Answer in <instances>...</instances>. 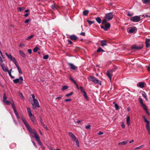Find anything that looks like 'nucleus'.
<instances>
[{"label":"nucleus","instance_id":"a878e982","mask_svg":"<svg viewBox=\"0 0 150 150\" xmlns=\"http://www.w3.org/2000/svg\"><path fill=\"white\" fill-rule=\"evenodd\" d=\"M16 146V144L14 143L11 144L10 145V147L11 149H13L15 148Z\"/></svg>","mask_w":150,"mask_h":150},{"label":"nucleus","instance_id":"4468645a","mask_svg":"<svg viewBox=\"0 0 150 150\" xmlns=\"http://www.w3.org/2000/svg\"><path fill=\"white\" fill-rule=\"evenodd\" d=\"M69 37L71 40H76L77 38V37L75 35H70Z\"/></svg>","mask_w":150,"mask_h":150},{"label":"nucleus","instance_id":"72a5a7b5","mask_svg":"<svg viewBox=\"0 0 150 150\" xmlns=\"http://www.w3.org/2000/svg\"><path fill=\"white\" fill-rule=\"evenodd\" d=\"M83 96L84 97L86 98V99L87 100H88V96H87L86 93L85 91L83 93Z\"/></svg>","mask_w":150,"mask_h":150},{"label":"nucleus","instance_id":"a19ab883","mask_svg":"<svg viewBox=\"0 0 150 150\" xmlns=\"http://www.w3.org/2000/svg\"><path fill=\"white\" fill-rule=\"evenodd\" d=\"M139 99L141 105L143 103V100L140 97H139Z\"/></svg>","mask_w":150,"mask_h":150},{"label":"nucleus","instance_id":"f3484780","mask_svg":"<svg viewBox=\"0 0 150 150\" xmlns=\"http://www.w3.org/2000/svg\"><path fill=\"white\" fill-rule=\"evenodd\" d=\"M146 128L147 130L148 134H150V127L149 126V123L146 124Z\"/></svg>","mask_w":150,"mask_h":150},{"label":"nucleus","instance_id":"58836bf2","mask_svg":"<svg viewBox=\"0 0 150 150\" xmlns=\"http://www.w3.org/2000/svg\"><path fill=\"white\" fill-rule=\"evenodd\" d=\"M5 54L7 56V57L9 59H10L12 57L11 55L10 54H8L7 53H6Z\"/></svg>","mask_w":150,"mask_h":150},{"label":"nucleus","instance_id":"2eb2a0df","mask_svg":"<svg viewBox=\"0 0 150 150\" xmlns=\"http://www.w3.org/2000/svg\"><path fill=\"white\" fill-rule=\"evenodd\" d=\"M138 86L141 88H143L144 87V83L143 82H139L137 84Z\"/></svg>","mask_w":150,"mask_h":150},{"label":"nucleus","instance_id":"1a4fd4ad","mask_svg":"<svg viewBox=\"0 0 150 150\" xmlns=\"http://www.w3.org/2000/svg\"><path fill=\"white\" fill-rule=\"evenodd\" d=\"M27 128L28 130L30 133V134L32 135L33 134H34V135L35 132L37 133L35 129L32 130V129L30 127V126L27 127Z\"/></svg>","mask_w":150,"mask_h":150},{"label":"nucleus","instance_id":"c03bdc74","mask_svg":"<svg viewBox=\"0 0 150 150\" xmlns=\"http://www.w3.org/2000/svg\"><path fill=\"white\" fill-rule=\"evenodd\" d=\"M33 35H31L30 36L28 37L27 38H26V40H28L32 38L33 37Z\"/></svg>","mask_w":150,"mask_h":150},{"label":"nucleus","instance_id":"ddd939ff","mask_svg":"<svg viewBox=\"0 0 150 150\" xmlns=\"http://www.w3.org/2000/svg\"><path fill=\"white\" fill-rule=\"evenodd\" d=\"M150 40L147 38L146 39L145 41L146 46L147 48L148 47L150 46V44L149 43Z\"/></svg>","mask_w":150,"mask_h":150},{"label":"nucleus","instance_id":"79ce46f5","mask_svg":"<svg viewBox=\"0 0 150 150\" xmlns=\"http://www.w3.org/2000/svg\"><path fill=\"white\" fill-rule=\"evenodd\" d=\"M25 9V8L23 7H19L18 8V9L20 11H22L24 10Z\"/></svg>","mask_w":150,"mask_h":150},{"label":"nucleus","instance_id":"4c0bfd02","mask_svg":"<svg viewBox=\"0 0 150 150\" xmlns=\"http://www.w3.org/2000/svg\"><path fill=\"white\" fill-rule=\"evenodd\" d=\"M68 88V86H62V91H64L65 89H67Z\"/></svg>","mask_w":150,"mask_h":150},{"label":"nucleus","instance_id":"338daca9","mask_svg":"<svg viewBox=\"0 0 150 150\" xmlns=\"http://www.w3.org/2000/svg\"><path fill=\"white\" fill-rule=\"evenodd\" d=\"M32 142L33 143V145L35 146L36 147H37V146L36 145L35 143L33 141H32Z\"/></svg>","mask_w":150,"mask_h":150},{"label":"nucleus","instance_id":"49530a36","mask_svg":"<svg viewBox=\"0 0 150 150\" xmlns=\"http://www.w3.org/2000/svg\"><path fill=\"white\" fill-rule=\"evenodd\" d=\"M39 49V48L37 47H36L33 50L34 52H36Z\"/></svg>","mask_w":150,"mask_h":150},{"label":"nucleus","instance_id":"f03ea898","mask_svg":"<svg viewBox=\"0 0 150 150\" xmlns=\"http://www.w3.org/2000/svg\"><path fill=\"white\" fill-rule=\"evenodd\" d=\"M88 79L90 80V81H92L95 84H98L100 85H101V81L98 80L96 77H95L93 76H90L88 78Z\"/></svg>","mask_w":150,"mask_h":150},{"label":"nucleus","instance_id":"052dcab7","mask_svg":"<svg viewBox=\"0 0 150 150\" xmlns=\"http://www.w3.org/2000/svg\"><path fill=\"white\" fill-rule=\"evenodd\" d=\"M38 143L40 144V146H42V143L41 141H40V140L38 141H37Z\"/></svg>","mask_w":150,"mask_h":150},{"label":"nucleus","instance_id":"2f4dec72","mask_svg":"<svg viewBox=\"0 0 150 150\" xmlns=\"http://www.w3.org/2000/svg\"><path fill=\"white\" fill-rule=\"evenodd\" d=\"M3 102L6 105H9L11 104V102L7 100L3 101Z\"/></svg>","mask_w":150,"mask_h":150},{"label":"nucleus","instance_id":"0e129e2a","mask_svg":"<svg viewBox=\"0 0 150 150\" xmlns=\"http://www.w3.org/2000/svg\"><path fill=\"white\" fill-rule=\"evenodd\" d=\"M71 98L70 99H67L65 100V102H68V101H71Z\"/></svg>","mask_w":150,"mask_h":150},{"label":"nucleus","instance_id":"864d4df0","mask_svg":"<svg viewBox=\"0 0 150 150\" xmlns=\"http://www.w3.org/2000/svg\"><path fill=\"white\" fill-rule=\"evenodd\" d=\"M30 21V18L27 19L25 21V23H28Z\"/></svg>","mask_w":150,"mask_h":150},{"label":"nucleus","instance_id":"8fccbe9b","mask_svg":"<svg viewBox=\"0 0 150 150\" xmlns=\"http://www.w3.org/2000/svg\"><path fill=\"white\" fill-rule=\"evenodd\" d=\"M48 58L49 56L48 55H46L44 56L43 57V58L45 59H47Z\"/></svg>","mask_w":150,"mask_h":150},{"label":"nucleus","instance_id":"5fc2aeb1","mask_svg":"<svg viewBox=\"0 0 150 150\" xmlns=\"http://www.w3.org/2000/svg\"><path fill=\"white\" fill-rule=\"evenodd\" d=\"M2 56H0V62H1V64H4L3 63V58L2 57ZM3 59H4L3 58Z\"/></svg>","mask_w":150,"mask_h":150},{"label":"nucleus","instance_id":"a18cd8bd","mask_svg":"<svg viewBox=\"0 0 150 150\" xmlns=\"http://www.w3.org/2000/svg\"><path fill=\"white\" fill-rule=\"evenodd\" d=\"M7 98V97L6 96V94L4 93V96H3V101H4L6 100H7L6 99Z\"/></svg>","mask_w":150,"mask_h":150},{"label":"nucleus","instance_id":"09e8293b","mask_svg":"<svg viewBox=\"0 0 150 150\" xmlns=\"http://www.w3.org/2000/svg\"><path fill=\"white\" fill-rule=\"evenodd\" d=\"M73 92H71V93H68V94H66V95L65 96L66 97H69V96L73 95Z\"/></svg>","mask_w":150,"mask_h":150},{"label":"nucleus","instance_id":"4be33fe9","mask_svg":"<svg viewBox=\"0 0 150 150\" xmlns=\"http://www.w3.org/2000/svg\"><path fill=\"white\" fill-rule=\"evenodd\" d=\"M6 71L8 72L9 75L10 76H11V78L13 79L14 78V77L13 76L11 75V71H10L9 70H8V69H6Z\"/></svg>","mask_w":150,"mask_h":150},{"label":"nucleus","instance_id":"473e14b6","mask_svg":"<svg viewBox=\"0 0 150 150\" xmlns=\"http://www.w3.org/2000/svg\"><path fill=\"white\" fill-rule=\"evenodd\" d=\"M88 12L89 11L88 10H86L84 11H83V14L84 16H86L87 15Z\"/></svg>","mask_w":150,"mask_h":150},{"label":"nucleus","instance_id":"7ed1b4c3","mask_svg":"<svg viewBox=\"0 0 150 150\" xmlns=\"http://www.w3.org/2000/svg\"><path fill=\"white\" fill-rule=\"evenodd\" d=\"M33 109L35 110H36L37 107L40 108V105L37 99L33 101V102L32 103Z\"/></svg>","mask_w":150,"mask_h":150},{"label":"nucleus","instance_id":"20e7f679","mask_svg":"<svg viewBox=\"0 0 150 150\" xmlns=\"http://www.w3.org/2000/svg\"><path fill=\"white\" fill-rule=\"evenodd\" d=\"M141 19L140 16H135L132 17L130 20L131 21L134 22H138Z\"/></svg>","mask_w":150,"mask_h":150},{"label":"nucleus","instance_id":"c756f323","mask_svg":"<svg viewBox=\"0 0 150 150\" xmlns=\"http://www.w3.org/2000/svg\"><path fill=\"white\" fill-rule=\"evenodd\" d=\"M142 96L144 98L146 99V100L147 101H148V99L147 98V95L146 94L145 92H144L142 94Z\"/></svg>","mask_w":150,"mask_h":150},{"label":"nucleus","instance_id":"6ab92c4d","mask_svg":"<svg viewBox=\"0 0 150 150\" xmlns=\"http://www.w3.org/2000/svg\"><path fill=\"white\" fill-rule=\"evenodd\" d=\"M101 46H104L107 45L106 41L105 40H102L101 42Z\"/></svg>","mask_w":150,"mask_h":150},{"label":"nucleus","instance_id":"f8f14e48","mask_svg":"<svg viewBox=\"0 0 150 150\" xmlns=\"http://www.w3.org/2000/svg\"><path fill=\"white\" fill-rule=\"evenodd\" d=\"M10 59L11 61H12L15 65H16L18 64V63H17L15 57H12Z\"/></svg>","mask_w":150,"mask_h":150},{"label":"nucleus","instance_id":"bb28decb","mask_svg":"<svg viewBox=\"0 0 150 150\" xmlns=\"http://www.w3.org/2000/svg\"><path fill=\"white\" fill-rule=\"evenodd\" d=\"M19 52L23 57L24 58L25 57V55L23 52L21 51V50H19Z\"/></svg>","mask_w":150,"mask_h":150},{"label":"nucleus","instance_id":"39448f33","mask_svg":"<svg viewBox=\"0 0 150 150\" xmlns=\"http://www.w3.org/2000/svg\"><path fill=\"white\" fill-rule=\"evenodd\" d=\"M23 81V78L22 76H20L19 79H15L13 80V82L15 83H19V84L21 83H22Z\"/></svg>","mask_w":150,"mask_h":150},{"label":"nucleus","instance_id":"774afa93","mask_svg":"<svg viewBox=\"0 0 150 150\" xmlns=\"http://www.w3.org/2000/svg\"><path fill=\"white\" fill-rule=\"evenodd\" d=\"M103 133L101 131H99L98 133L97 134L98 135H101L103 134Z\"/></svg>","mask_w":150,"mask_h":150},{"label":"nucleus","instance_id":"393cba45","mask_svg":"<svg viewBox=\"0 0 150 150\" xmlns=\"http://www.w3.org/2000/svg\"><path fill=\"white\" fill-rule=\"evenodd\" d=\"M143 118L144 120V122L146 123V124L149 123V121L147 120V119L146 118L145 116L143 115Z\"/></svg>","mask_w":150,"mask_h":150},{"label":"nucleus","instance_id":"4d7b16f0","mask_svg":"<svg viewBox=\"0 0 150 150\" xmlns=\"http://www.w3.org/2000/svg\"><path fill=\"white\" fill-rule=\"evenodd\" d=\"M27 111H28V113H30V112H31V110L29 108V107L27 108Z\"/></svg>","mask_w":150,"mask_h":150},{"label":"nucleus","instance_id":"c9c22d12","mask_svg":"<svg viewBox=\"0 0 150 150\" xmlns=\"http://www.w3.org/2000/svg\"><path fill=\"white\" fill-rule=\"evenodd\" d=\"M144 4H146L147 3H150V0H142Z\"/></svg>","mask_w":150,"mask_h":150},{"label":"nucleus","instance_id":"a211bd4d","mask_svg":"<svg viewBox=\"0 0 150 150\" xmlns=\"http://www.w3.org/2000/svg\"><path fill=\"white\" fill-rule=\"evenodd\" d=\"M128 142V141L127 140L126 141H124L122 142H120L118 143V145H126Z\"/></svg>","mask_w":150,"mask_h":150},{"label":"nucleus","instance_id":"b1692460","mask_svg":"<svg viewBox=\"0 0 150 150\" xmlns=\"http://www.w3.org/2000/svg\"><path fill=\"white\" fill-rule=\"evenodd\" d=\"M30 120L33 123H35V117L33 115L31 117H30Z\"/></svg>","mask_w":150,"mask_h":150},{"label":"nucleus","instance_id":"7c9ffc66","mask_svg":"<svg viewBox=\"0 0 150 150\" xmlns=\"http://www.w3.org/2000/svg\"><path fill=\"white\" fill-rule=\"evenodd\" d=\"M126 121H127V125H129V124H130V122H130V117H129V116H128L127 117Z\"/></svg>","mask_w":150,"mask_h":150},{"label":"nucleus","instance_id":"0eeeda50","mask_svg":"<svg viewBox=\"0 0 150 150\" xmlns=\"http://www.w3.org/2000/svg\"><path fill=\"white\" fill-rule=\"evenodd\" d=\"M142 47L143 46L142 45L139 46L138 45H132L131 47L132 49L135 50H140L142 49Z\"/></svg>","mask_w":150,"mask_h":150},{"label":"nucleus","instance_id":"f704fd0d","mask_svg":"<svg viewBox=\"0 0 150 150\" xmlns=\"http://www.w3.org/2000/svg\"><path fill=\"white\" fill-rule=\"evenodd\" d=\"M96 21L98 23H101V20L100 18V17H97L96 18Z\"/></svg>","mask_w":150,"mask_h":150},{"label":"nucleus","instance_id":"ea45409f","mask_svg":"<svg viewBox=\"0 0 150 150\" xmlns=\"http://www.w3.org/2000/svg\"><path fill=\"white\" fill-rule=\"evenodd\" d=\"M104 52V51L100 47H99L97 50V52Z\"/></svg>","mask_w":150,"mask_h":150},{"label":"nucleus","instance_id":"c85d7f7f","mask_svg":"<svg viewBox=\"0 0 150 150\" xmlns=\"http://www.w3.org/2000/svg\"><path fill=\"white\" fill-rule=\"evenodd\" d=\"M113 104H115V107L116 109L117 110H118L119 109V108L117 104L115 102H113Z\"/></svg>","mask_w":150,"mask_h":150},{"label":"nucleus","instance_id":"37998d69","mask_svg":"<svg viewBox=\"0 0 150 150\" xmlns=\"http://www.w3.org/2000/svg\"><path fill=\"white\" fill-rule=\"evenodd\" d=\"M69 79L72 81L74 83V84L76 83V81L73 78H72V77H69Z\"/></svg>","mask_w":150,"mask_h":150},{"label":"nucleus","instance_id":"6e6d98bb","mask_svg":"<svg viewBox=\"0 0 150 150\" xmlns=\"http://www.w3.org/2000/svg\"><path fill=\"white\" fill-rule=\"evenodd\" d=\"M75 142H76V144L77 145V146L78 147L79 146V142L78 140V139H77L75 140V141H74Z\"/></svg>","mask_w":150,"mask_h":150},{"label":"nucleus","instance_id":"e433bc0d","mask_svg":"<svg viewBox=\"0 0 150 150\" xmlns=\"http://www.w3.org/2000/svg\"><path fill=\"white\" fill-rule=\"evenodd\" d=\"M141 106L143 107V108L145 110H146L147 109L146 105L144 103L141 105Z\"/></svg>","mask_w":150,"mask_h":150},{"label":"nucleus","instance_id":"423d86ee","mask_svg":"<svg viewBox=\"0 0 150 150\" xmlns=\"http://www.w3.org/2000/svg\"><path fill=\"white\" fill-rule=\"evenodd\" d=\"M110 24L109 23H108L105 24L104 27L101 26L100 27L102 29H103L105 31H107L108 30V29L110 27Z\"/></svg>","mask_w":150,"mask_h":150},{"label":"nucleus","instance_id":"aec40b11","mask_svg":"<svg viewBox=\"0 0 150 150\" xmlns=\"http://www.w3.org/2000/svg\"><path fill=\"white\" fill-rule=\"evenodd\" d=\"M16 67L17 68V69L18 70L19 73L20 74H22L23 73H22V72L21 71V69L20 68V67H19V66L18 64L16 65Z\"/></svg>","mask_w":150,"mask_h":150},{"label":"nucleus","instance_id":"9d476101","mask_svg":"<svg viewBox=\"0 0 150 150\" xmlns=\"http://www.w3.org/2000/svg\"><path fill=\"white\" fill-rule=\"evenodd\" d=\"M69 134L70 137L72 138L74 141H75L76 139H77L75 135L72 132H69Z\"/></svg>","mask_w":150,"mask_h":150},{"label":"nucleus","instance_id":"6e6552de","mask_svg":"<svg viewBox=\"0 0 150 150\" xmlns=\"http://www.w3.org/2000/svg\"><path fill=\"white\" fill-rule=\"evenodd\" d=\"M112 70H108L107 71L106 74L107 76L109 78L110 80L112 78Z\"/></svg>","mask_w":150,"mask_h":150},{"label":"nucleus","instance_id":"603ef678","mask_svg":"<svg viewBox=\"0 0 150 150\" xmlns=\"http://www.w3.org/2000/svg\"><path fill=\"white\" fill-rule=\"evenodd\" d=\"M19 96L21 99L24 98V97L22 93H20L19 94Z\"/></svg>","mask_w":150,"mask_h":150},{"label":"nucleus","instance_id":"f257e3e1","mask_svg":"<svg viewBox=\"0 0 150 150\" xmlns=\"http://www.w3.org/2000/svg\"><path fill=\"white\" fill-rule=\"evenodd\" d=\"M113 16V14L111 12L106 14L105 15L104 19L102 20V23H105L107 21H110L112 18Z\"/></svg>","mask_w":150,"mask_h":150},{"label":"nucleus","instance_id":"de8ad7c7","mask_svg":"<svg viewBox=\"0 0 150 150\" xmlns=\"http://www.w3.org/2000/svg\"><path fill=\"white\" fill-rule=\"evenodd\" d=\"M11 105L12 106L13 110L16 108L14 103L13 102L11 103Z\"/></svg>","mask_w":150,"mask_h":150},{"label":"nucleus","instance_id":"13d9d810","mask_svg":"<svg viewBox=\"0 0 150 150\" xmlns=\"http://www.w3.org/2000/svg\"><path fill=\"white\" fill-rule=\"evenodd\" d=\"M31 96H32L33 101H34L35 100H36V99L35 98V96L33 94H32Z\"/></svg>","mask_w":150,"mask_h":150},{"label":"nucleus","instance_id":"9b49d317","mask_svg":"<svg viewBox=\"0 0 150 150\" xmlns=\"http://www.w3.org/2000/svg\"><path fill=\"white\" fill-rule=\"evenodd\" d=\"M68 64L70 68L73 70H75L76 69V67L73 64L68 63Z\"/></svg>","mask_w":150,"mask_h":150},{"label":"nucleus","instance_id":"680f3d73","mask_svg":"<svg viewBox=\"0 0 150 150\" xmlns=\"http://www.w3.org/2000/svg\"><path fill=\"white\" fill-rule=\"evenodd\" d=\"M13 110H14V113H15V115H17L18 114V112L17 111L16 108L15 109H13Z\"/></svg>","mask_w":150,"mask_h":150},{"label":"nucleus","instance_id":"5701e85b","mask_svg":"<svg viewBox=\"0 0 150 150\" xmlns=\"http://www.w3.org/2000/svg\"><path fill=\"white\" fill-rule=\"evenodd\" d=\"M1 66L2 68V69L4 71H6L5 69H7V68H6L5 67L4 64H2V63L1 64Z\"/></svg>","mask_w":150,"mask_h":150},{"label":"nucleus","instance_id":"bf43d9fd","mask_svg":"<svg viewBox=\"0 0 150 150\" xmlns=\"http://www.w3.org/2000/svg\"><path fill=\"white\" fill-rule=\"evenodd\" d=\"M80 89L82 93H83L84 92H85V91H84V90L83 89V88L82 87H80Z\"/></svg>","mask_w":150,"mask_h":150},{"label":"nucleus","instance_id":"69168bd1","mask_svg":"<svg viewBox=\"0 0 150 150\" xmlns=\"http://www.w3.org/2000/svg\"><path fill=\"white\" fill-rule=\"evenodd\" d=\"M51 8L53 9H56V7L54 5H53L51 6Z\"/></svg>","mask_w":150,"mask_h":150},{"label":"nucleus","instance_id":"412c9836","mask_svg":"<svg viewBox=\"0 0 150 150\" xmlns=\"http://www.w3.org/2000/svg\"><path fill=\"white\" fill-rule=\"evenodd\" d=\"M136 28L135 27H133L131 28L129 30V32L130 33H133L135 31Z\"/></svg>","mask_w":150,"mask_h":150},{"label":"nucleus","instance_id":"cd10ccee","mask_svg":"<svg viewBox=\"0 0 150 150\" xmlns=\"http://www.w3.org/2000/svg\"><path fill=\"white\" fill-rule=\"evenodd\" d=\"M23 122V123H24L25 125V126L27 127L28 126H29V124L27 122H26V120H25V119L22 120Z\"/></svg>","mask_w":150,"mask_h":150},{"label":"nucleus","instance_id":"3c124183","mask_svg":"<svg viewBox=\"0 0 150 150\" xmlns=\"http://www.w3.org/2000/svg\"><path fill=\"white\" fill-rule=\"evenodd\" d=\"M87 22L90 24V25H91L92 24H93L94 23V21H90L89 20H87Z\"/></svg>","mask_w":150,"mask_h":150},{"label":"nucleus","instance_id":"e2e57ef3","mask_svg":"<svg viewBox=\"0 0 150 150\" xmlns=\"http://www.w3.org/2000/svg\"><path fill=\"white\" fill-rule=\"evenodd\" d=\"M28 52L30 54H31L32 53V50L30 49H28Z\"/></svg>","mask_w":150,"mask_h":150},{"label":"nucleus","instance_id":"dca6fc26","mask_svg":"<svg viewBox=\"0 0 150 150\" xmlns=\"http://www.w3.org/2000/svg\"><path fill=\"white\" fill-rule=\"evenodd\" d=\"M34 135L35 137V138L36 141H38L40 140V138L38 135L37 134V133H34Z\"/></svg>","mask_w":150,"mask_h":150}]
</instances>
